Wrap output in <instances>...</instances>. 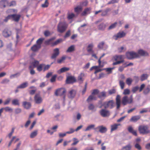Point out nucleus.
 Here are the masks:
<instances>
[{
	"instance_id": "obj_1",
	"label": "nucleus",
	"mask_w": 150,
	"mask_h": 150,
	"mask_svg": "<svg viewBox=\"0 0 150 150\" xmlns=\"http://www.w3.org/2000/svg\"><path fill=\"white\" fill-rule=\"evenodd\" d=\"M138 130L140 134H146L150 133L149 127L147 125H142L139 126Z\"/></svg>"
},
{
	"instance_id": "obj_2",
	"label": "nucleus",
	"mask_w": 150,
	"mask_h": 150,
	"mask_svg": "<svg viewBox=\"0 0 150 150\" xmlns=\"http://www.w3.org/2000/svg\"><path fill=\"white\" fill-rule=\"evenodd\" d=\"M67 27V25L65 22H60L58 25V30L60 33H62L65 31Z\"/></svg>"
},
{
	"instance_id": "obj_3",
	"label": "nucleus",
	"mask_w": 150,
	"mask_h": 150,
	"mask_svg": "<svg viewBox=\"0 0 150 150\" xmlns=\"http://www.w3.org/2000/svg\"><path fill=\"white\" fill-rule=\"evenodd\" d=\"M133 101L132 96H130V98H128L127 96H125L122 98V103L124 106L127 105V104L131 103Z\"/></svg>"
},
{
	"instance_id": "obj_4",
	"label": "nucleus",
	"mask_w": 150,
	"mask_h": 150,
	"mask_svg": "<svg viewBox=\"0 0 150 150\" xmlns=\"http://www.w3.org/2000/svg\"><path fill=\"white\" fill-rule=\"evenodd\" d=\"M126 55L127 58L130 59L139 57L138 53L133 51L127 52Z\"/></svg>"
},
{
	"instance_id": "obj_5",
	"label": "nucleus",
	"mask_w": 150,
	"mask_h": 150,
	"mask_svg": "<svg viewBox=\"0 0 150 150\" xmlns=\"http://www.w3.org/2000/svg\"><path fill=\"white\" fill-rule=\"evenodd\" d=\"M103 105L105 108H109L112 109L114 106V102L113 100L106 101L103 103Z\"/></svg>"
},
{
	"instance_id": "obj_6",
	"label": "nucleus",
	"mask_w": 150,
	"mask_h": 150,
	"mask_svg": "<svg viewBox=\"0 0 150 150\" xmlns=\"http://www.w3.org/2000/svg\"><path fill=\"white\" fill-rule=\"evenodd\" d=\"M100 115L103 117H108L110 115L109 110L105 109H102L99 111Z\"/></svg>"
},
{
	"instance_id": "obj_7",
	"label": "nucleus",
	"mask_w": 150,
	"mask_h": 150,
	"mask_svg": "<svg viewBox=\"0 0 150 150\" xmlns=\"http://www.w3.org/2000/svg\"><path fill=\"white\" fill-rule=\"evenodd\" d=\"M98 93V90H94L92 93V95L90 96L87 99L88 102L91 101L92 100H96L97 98L95 95Z\"/></svg>"
},
{
	"instance_id": "obj_8",
	"label": "nucleus",
	"mask_w": 150,
	"mask_h": 150,
	"mask_svg": "<svg viewBox=\"0 0 150 150\" xmlns=\"http://www.w3.org/2000/svg\"><path fill=\"white\" fill-rule=\"evenodd\" d=\"M34 100L36 103L40 104L42 103L43 99L39 94H36L34 97Z\"/></svg>"
},
{
	"instance_id": "obj_9",
	"label": "nucleus",
	"mask_w": 150,
	"mask_h": 150,
	"mask_svg": "<svg viewBox=\"0 0 150 150\" xmlns=\"http://www.w3.org/2000/svg\"><path fill=\"white\" fill-rule=\"evenodd\" d=\"M66 92V90L63 88H59L57 89L55 92V95L56 96L64 95Z\"/></svg>"
},
{
	"instance_id": "obj_10",
	"label": "nucleus",
	"mask_w": 150,
	"mask_h": 150,
	"mask_svg": "<svg viewBox=\"0 0 150 150\" xmlns=\"http://www.w3.org/2000/svg\"><path fill=\"white\" fill-rule=\"evenodd\" d=\"M126 35V33L123 31H120L113 36V38L115 40L119 38L124 37Z\"/></svg>"
},
{
	"instance_id": "obj_11",
	"label": "nucleus",
	"mask_w": 150,
	"mask_h": 150,
	"mask_svg": "<svg viewBox=\"0 0 150 150\" xmlns=\"http://www.w3.org/2000/svg\"><path fill=\"white\" fill-rule=\"evenodd\" d=\"M84 76L85 74L83 73H81L79 75L77 78V81L79 83L81 84L83 82L84 79Z\"/></svg>"
},
{
	"instance_id": "obj_12",
	"label": "nucleus",
	"mask_w": 150,
	"mask_h": 150,
	"mask_svg": "<svg viewBox=\"0 0 150 150\" xmlns=\"http://www.w3.org/2000/svg\"><path fill=\"white\" fill-rule=\"evenodd\" d=\"M76 81L75 78L73 76H69L67 78L66 83H74Z\"/></svg>"
},
{
	"instance_id": "obj_13",
	"label": "nucleus",
	"mask_w": 150,
	"mask_h": 150,
	"mask_svg": "<svg viewBox=\"0 0 150 150\" xmlns=\"http://www.w3.org/2000/svg\"><path fill=\"white\" fill-rule=\"evenodd\" d=\"M53 52V53L51 57L52 59H55L59 53V49L57 48L54 49Z\"/></svg>"
},
{
	"instance_id": "obj_14",
	"label": "nucleus",
	"mask_w": 150,
	"mask_h": 150,
	"mask_svg": "<svg viewBox=\"0 0 150 150\" xmlns=\"http://www.w3.org/2000/svg\"><path fill=\"white\" fill-rule=\"evenodd\" d=\"M8 0H2L0 1V7L3 8L8 6Z\"/></svg>"
},
{
	"instance_id": "obj_15",
	"label": "nucleus",
	"mask_w": 150,
	"mask_h": 150,
	"mask_svg": "<svg viewBox=\"0 0 150 150\" xmlns=\"http://www.w3.org/2000/svg\"><path fill=\"white\" fill-rule=\"evenodd\" d=\"M116 103L117 105V108H119L121 105L120 96L119 95H117L116 98Z\"/></svg>"
},
{
	"instance_id": "obj_16",
	"label": "nucleus",
	"mask_w": 150,
	"mask_h": 150,
	"mask_svg": "<svg viewBox=\"0 0 150 150\" xmlns=\"http://www.w3.org/2000/svg\"><path fill=\"white\" fill-rule=\"evenodd\" d=\"M9 17H11V18L13 19L16 21H18L21 17L20 15L13 14L8 15Z\"/></svg>"
},
{
	"instance_id": "obj_17",
	"label": "nucleus",
	"mask_w": 150,
	"mask_h": 150,
	"mask_svg": "<svg viewBox=\"0 0 150 150\" xmlns=\"http://www.w3.org/2000/svg\"><path fill=\"white\" fill-rule=\"evenodd\" d=\"M96 129H99V131L101 133H105L107 131V128L103 126H100L97 127Z\"/></svg>"
},
{
	"instance_id": "obj_18",
	"label": "nucleus",
	"mask_w": 150,
	"mask_h": 150,
	"mask_svg": "<svg viewBox=\"0 0 150 150\" xmlns=\"http://www.w3.org/2000/svg\"><path fill=\"white\" fill-rule=\"evenodd\" d=\"M22 105L23 107L26 109H29L31 107V103L30 102L26 101L23 102L22 103Z\"/></svg>"
},
{
	"instance_id": "obj_19",
	"label": "nucleus",
	"mask_w": 150,
	"mask_h": 150,
	"mask_svg": "<svg viewBox=\"0 0 150 150\" xmlns=\"http://www.w3.org/2000/svg\"><path fill=\"white\" fill-rule=\"evenodd\" d=\"M76 94V91L74 90H72L69 92L68 94V97L71 98H73L75 96Z\"/></svg>"
},
{
	"instance_id": "obj_20",
	"label": "nucleus",
	"mask_w": 150,
	"mask_h": 150,
	"mask_svg": "<svg viewBox=\"0 0 150 150\" xmlns=\"http://www.w3.org/2000/svg\"><path fill=\"white\" fill-rule=\"evenodd\" d=\"M39 64V62L35 60H33V61L31 64V65L29 66V69L34 68L37 67Z\"/></svg>"
},
{
	"instance_id": "obj_21",
	"label": "nucleus",
	"mask_w": 150,
	"mask_h": 150,
	"mask_svg": "<svg viewBox=\"0 0 150 150\" xmlns=\"http://www.w3.org/2000/svg\"><path fill=\"white\" fill-rule=\"evenodd\" d=\"M128 131L133 135L137 136V135L136 130H134L133 128L131 126H129L128 128Z\"/></svg>"
},
{
	"instance_id": "obj_22",
	"label": "nucleus",
	"mask_w": 150,
	"mask_h": 150,
	"mask_svg": "<svg viewBox=\"0 0 150 150\" xmlns=\"http://www.w3.org/2000/svg\"><path fill=\"white\" fill-rule=\"evenodd\" d=\"M141 117L140 115H136L132 117L130 120V121L133 122H136L139 120Z\"/></svg>"
},
{
	"instance_id": "obj_23",
	"label": "nucleus",
	"mask_w": 150,
	"mask_h": 150,
	"mask_svg": "<svg viewBox=\"0 0 150 150\" xmlns=\"http://www.w3.org/2000/svg\"><path fill=\"white\" fill-rule=\"evenodd\" d=\"M107 97L106 93L105 92L103 91L100 93L98 95V97L101 99H104Z\"/></svg>"
},
{
	"instance_id": "obj_24",
	"label": "nucleus",
	"mask_w": 150,
	"mask_h": 150,
	"mask_svg": "<svg viewBox=\"0 0 150 150\" xmlns=\"http://www.w3.org/2000/svg\"><path fill=\"white\" fill-rule=\"evenodd\" d=\"M69 69L68 68L66 67H63L61 68L59 70L57 71V73L59 74H60L64 72H65L68 71Z\"/></svg>"
},
{
	"instance_id": "obj_25",
	"label": "nucleus",
	"mask_w": 150,
	"mask_h": 150,
	"mask_svg": "<svg viewBox=\"0 0 150 150\" xmlns=\"http://www.w3.org/2000/svg\"><path fill=\"white\" fill-rule=\"evenodd\" d=\"M3 35L5 37H8L11 35V33L7 29H5L3 32Z\"/></svg>"
},
{
	"instance_id": "obj_26",
	"label": "nucleus",
	"mask_w": 150,
	"mask_h": 150,
	"mask_svg": "<svg viewBox=\"0 0 150 150\" xmlns=\"http://www.w3.org/2000/svg\"><path fill=\"white\" fill-rule=\"evenodd\" d=\"M138 54L143 56H147L148 55V53L143 50H139L138 51Z\"/></svg>"
},
{
	"instance_id": "obj_27",
	"label": "nucleus",
	"mask_w": 150,
	"mask_h": 150,
	"mask_svg": "<svg viewBox=\"0 0 150 150\" xmlns=\"http://www.w3.org/2000/svg\"><path fill=\"white\" fill-rule=\"evenodd\" d=\"M91 8H87L85 9L84 11L82 13L81 15L83 16H85L90 13Z\"/></svg>"
},
{
	"instance_id": "obj_28",
	"label": "nucleus",
	"mask_w": 150,
	"mask_h": 150,
	"mask_svg": "<svg viewBox=\"0 0 150 150\" xmlns=\"http://www.w3.org/2000/svg\"><path fill=\"white\" fill-rule=\"evenodd\" d=\"M28 85V83L25 82L23 83L17 87V88H23L27 87Z\"/></svg>"
},
{
	"instance_id": "obj_29",
	"label": "nucleus",
	"mask_w": 150,
	"mask_h": 150,
	"mask_svg": "<svg viewBox=\"0 0 150 150\" xmlns=\"http://www.w3.org/2000/svg\"><path fill=\"white\" fill-rule=\"evenodd\" d=\"M75 50V46L74 45H72L69 47L66 51L67 52H74Z\"/></svg>"
},
{
	"instance_id": "obj_30",
	"label": "nucleus",
	"mask_w": 150,
	"mask_h": 150,
	"mask_svg": "<svg viewBox=\"0 0 150 150\" xmlns=\"http://www.w3.org/2000/svg\"><path fill=\"white\" fill-rule=\"evenodd\" d=\"M123 56L122 55H115L113 57V59L115 61H120L122 60L123 58Z\"/></svg>"
},
{
	"instance_id": "obj_31",
	"label": "nucleus",
	"mask_w": 150,
	"mask_h": 150,
	"mask_svg": "<svg viewBox=\"0 0 150 150\" xmlns=\"http://www.w3.org/2000/svg\"><path fill=\"white\" fill-rule=\"evenodd\" d=\"M150 91V86L148 85L144 90L143 93L144 94L146 95L149 93Z\"/></svg>"
},
{
	"instance_id": "obj_32",
	"label": "nucleus",
	"mask_w": 150,
	"mask_h": 150,
	"mask_svg": "<svg viewBox=\"0 0 150 150\" xmlns=\"http://www.w3.org/2000/svg\"><path fill=\"white\" fill-rule=\"evenodd\" d=\"M40 46L38 45H35L31 47V50L33 51H36L40 48Z\"/></svg>"
},
{
	"instance_id": "obj_33",
	"label": "nucleus",
	"mask_w": 150,
	"mask_h": 150,
	"mask_svg": "<svg viewBox=\"0 0 150 150\" xmlns=\"http://www.w3.org/2000/svg\"><path fill=\"white\" fill-rule=\"evenodd\" d=\"M93 44L91 43L89 44L87 47V50L88 52H93V51L92 50V49L93 47Z\"/></svg>"
},
{
	"instance_id": "obj_34",
	"label": "nucleus",
	"mask_w": 150,
	"mask_h": 150,
	"mask_svg": "<svg viewBox=\"0 0 150 150\" xmlns=\"http://www.w3.org/2000/svg\"><path fill=\"white\" fill-rule=\"evenodd\" d=\"M99 30H104L105 28V25L103 23H102L98 26Z\"/></svg>"
},
{
	"instance_id": "obj_35",
	"label": "nucleus",
	"mask_w": 150,
	"mask_h": 150,
	"mask_svg": "<svg viewBox=\"0 0 150 150\" xmlns=\"http://www.w3.org/2000/svg\"><path fill=\"white\" fill-rule=\"evenodd\" d=\"M12 103L13 105H14L19 106L20 105L19 100L17 99H15L12 100Z\"/></svg>"
},
{
	"instance_id": "obj_36",
	"label": "nucleus",
	"mask_w": 150,
	"mask_h": 150,
	"mask_svg": "<svg viewBox=\"0 0 150 150\" xmlns=\"http://www.w3.org/2000/svg\"><path fill=\"white\" fill-rule=\"evenodd\" d=\"M95 125L94 124L91 125H88L86 129L84 130L85 131H90L92 129H94Z\"/></svg>"
},
{
	"instance_id": "obj_37",
	"label": "nucleus",
	"mask_w": 150,
	"mask_h": 150,
	"mask_svg": "<svg viewBox=\"0 0 150 150\" xmlns=\"http://www.w3.org/2000/svg\"><path fill=\"white\" fill-rule=\"evenodd\" d=\"M38 134V131L37 130L34 131L30 134V137L31 138H33L35 137Z\"/></svg>"
},
{
	"instance_id": "obj_38",
	"label": "nucleus",
	"mask_w": 150,
	"mask_h": 150,
	"mask_svg": "<svg viewBox=\"0 0 150 150\" xmlns=\"http://www.w3.org/2000/svg\"><path fill=\"white\" fill-rule=\"evenodd\" d=\"M126 50V48L125 46H121L118 48V51L119 52L121 53L125 51Z\"/></svg>"
},
{
	"instance_id": "obj_39",
	"label": "nucleus",
	"mask_w": 150,
	"mask_h": 150,
	"mask_svg": "<svg viewBox=\"0 0 150 150\" xmlns=\"http://www.w3.org/2000/svg\"><path fill=\"white\" fill-rule=\"evenodd\" d=\"M133 81V80L132 78H128L126 79V83L128 86H130L131 84Z\"/></svg>"
},
{
	"instance_id": "obj_40",
	"label": "nucleus",
	"mask_w": 150,
	"mask_h": 150,
	"mask_svg": "<svg viewBox=\"0 0 150 150\" xmlns=\"http://www.w3.org/2000/svg\"><path fill=\"white\" fill-rule=\"evenodd\" d=\"M44 40V38H40L38 39L36 43L37 45L40 46L41 47V45L42 44L43 41Z\"/></svg>"
},
{
	"instance_id": "obj_41",
	"label": "nucleus",
	"mask_w": 150,
	"mask_h": 150,
	"mask_svg": "<svg viewBox=\"0 0 150 150\" xmlns=\"http://www.w3.org/2000/svg\"><path fill=\"white\" fill-rule=\"evenodd\" d=\"M44 66V64H41L37 67V70L39 71H40L42 70Z\"/></svg>"
},
{
	"instance_id": "obj_42",
	"label": "nucleus",
	"mask_w": 150,
	"mask_h": 150,
	"mask_svg": "<svg viewBox=\"0 0 150 150\" xmlns=\"http://www.w3.org/2000/svg\"><path fill=\"white\" fill-rule=\"evenodd\" d=\"M75 16V14L73 13H69L67 14V18L69 19H71Z\"/></svg>"
},
{
	"instance_id": "obj_43",
	"label": "nucleus",
	"mask_w": 150,
	"mask_h": 150,
	"mask_svg": "<svg viewBox=\"0 0 150 150\" xmlns=\"http://www.w3.org/2000/svg\"><path fill=\"white\" fill-rule=\"evenodd\" d=\"M119 83L121 88L122 89H123L124 87V86L125 85V83L124 81L121 80H119Z\"/></svg>"
},
{
	"instance_id": "obj_44",
	"label": "nucleus",
	"mask_w": 150,
	"mask_h": 150,
	"mask_svg": "<svg viewBox=\"0 0 150 150\" xmlns=\"http://www.w3.org/2000/svg\"><path fill=\"white\" fill-rule=\"evenodd\" d=\"M132 147V145L129 144L123 147L122 148V149H125V150H130Z\"/></svg>"
},
{
	"instance_id": "obj_45",
	"label": "nucleus",
	"mask_w": 150,
	"mask_h": 150,
	"mask_svg": "<svg viewBox=\"0 0 150 150\" xmlns=\"http://www.w3.org/2000/svg\"><path fill=\"white\" fill-rule=\"evenodd\" d=\"M111 132L115 130L117 128V124H114L113 125H111Z\"/></svg>"
},
{
	"instance_id": "obj_46",
	"label": "nucleus",
	"mask_w": 150,
	"mask_h": 150,
	"mask_svg": "<svg viewBox=\"0 0 150 150\" xmlns=\"http://www.w3.org/2000/svg\"><path fill=\"white\" fill-rule=\"evenodd\" d=\"M82 10V7L80 6H78L75 8L74 9L75 11L77 13H79Z\"/></svg>"
},
{
	"instance_id": "obj_47",
	"label": "nucleus",
	"mask_w": 150,
	"mask_h": 150,
	"mask_svg": "<svg viewBox=\"0 0 150 150\" xmlns=\"http://www.w3.org/2000/svg\"><path fill=\"white\" fill-rule=\"evenodd\" d=\"M66 58V56H63L60 59H57V63L59 64L62 63L65 60Z\"/></svg>"
},
{
	"instance_id": "obj_48",
	"label": "nucleus",
	"mask_w": 150,
	"mask_h": 150,
	"mask_svg": "<svg viewBox=\"0 0 150 150\" xmlns=\"http://www.w3.org/2000/svg\"><path fill=\"white\" fill-rule=\"evenodd\" d=\"M148 75L147 74H144L142 75L141 77V80L142 81H144L147 79Z\"/></svg>"
},
{
	"instance_id": "obj_49",
	"label": "nucleus",
	"mask_w": 150,
	"mask_h": 150,
	"mask_svg": "<svg viewBox=\"0 0 150 150\" xmlns=\"http://www.w3.org/2000/svg\"><path fill=\"white\" fill-rule=\"evenodd\" d=\"M73 140L74 142L71 144V146H74L76 145L79 142V140L75 138H73Z\"/></svg>"
},
{
	"instance_id": "obj_50",
	"label": "nucleus",
	"mask_w": 150,
	"mask_h": 150,
	"mask_svg": "<svg viewBox=\"0 0 150 150\" xmlns=\"http://www.w3.org/2000/svg\"><path fill=\"white\" fill-rule=\"evenodd\" d=\"M114 69V68H109L103 69V70H105L106 71L108 72V74H109L112 72V71Z\"/></svg>"
},
{
	"instance_id": "obj_51",
	"label": "nucleus",
	"mask_w": 150,
	"mask_h": 150,
	"mask_svg": "<svg viewBox=\"0 0 150 150\" xmlns=\"http://www.w3.org/2000/svg\"><path fill=\"white\" fill-rule=\"evenodd\" d=\"M4 109L6 112H12L13 111V109L9 107H6L4 108Z\"/></svg>"
},
{
	"instance_id": "obj_52",
	"label": "nucleus",
	"mask_w": 150,
	"mask_h": 150,
	"mask_svg": "<svg viewBox=\"0 0 150 150\" xmlns=\"http://www.w3.org/2000/svg\"><path fill=\"white\" fill-rule=\"evenodd\" d=\"M149 109L148 108H144L142 109L139 112L140 113L142 114L146 113L148 112Z\"/></svg>"
},
{
	"instance_id": "obj_53",
	"label": "nucleus",
	"mask_w": 150,
	"mask_h": 150,
	"mask_svg": "<svg viewBox=\"0 0 150 150\" xmlns=\"http://www.w3.org/2000/svg\"><path fill=\"white\" fill-rule=\"evenodd\" d=\"M51 65H45L44 64V66L43 67V71H44L46 70H48L50 68Z\"/></svg>"
},
{
	"instance_id": "obj_54",
	"label": "nucleus",
	"mask_w": 150,
	"mask_h": 150,
	"mask_svg": "<svg viewBox=\"0 0 150 150\" xmlns=\"http://www.w3.org/2000/svg\"><path fill=\"white\" fill-rule=\"evenodd\" d=\"M57 76V75L56 74L53 75L50 79L51 82L52 83L55 81Z\"/></svg>"
},
{
	"instance_id": "obj_55",
	"label": "nucleus",
	"mask_w": 150,
	"mask_h": 150,
	"mask_svg": "<svg viewBox=\"0 0 150 150\" xmlns=\"http://www.w3.org/2000/svg\"><path fill=\"white\" fill-rule=\"evenodd\" d=\"M105 55V54H104V53L103 54V55L100 57V58L98 60V63L99 64V66L100 67H103V65H101V61H100V59L102 57H103V56H104Z\"/></svg>"
},
{
	"instance_id": "obj_56",
	"label": "nucleus",
	"mask_w": 150,
	"mask_h": 150,
	"mask_svg": "<svg viewBox=\"0 0 150 150\" xmlns=\"http://www.w3.org/2000/svg\"><path fill=\"white\" fill-rule=\"evenodd\" d=\"M21 109L19 108H16L15 110V112L16 114H18L21 113Z\"/></svg>"
},
{
	"instance_id": "obj_57",
	"label": "nucleus",
	"mask_w": 150,
	"mask_h": 150,
	"mask_svg": "<svg viewBox=\"0 0 150 150\" xmlns=\"http://www.w3.org/2000/svg\"><path fill=\"white\" fill-rule=\"evenodd\" d=\"M62 40L61 39H59L56 40L54 43V44L55 45H57L59 43L62 42Z\"/></svg>"
},
{
	"instance_id": "obj_58",
	"label": "nucleus",
	"mask_w": 150,
	"mask_h": 150,
	"mask_svg": "<svg viewBox=\"0 0 150 150\" xmlns=\"http://www.w3.org/2000/svg\"><path fill=\"white\" fill-rule=\"evenodd\" d=\"M125 64H124L122 66L119 67L118 69V71L120 72H122L124 70V68L126 67H125Z\"/></svg>"
},
{
	"instance_id": "obj_59",
	"label": "nucleus",
	"mask_w": 150,
	"mask_h": 150,
	"mask_svg": "<svg viewBox=\"0 0 150 150\" xmlns=\"http://www.w3.org/2000/svg\"><path fill=\"white\" fill-rule=\"evenodd\" d=\"M119 0H111L107 3V4H113L117 3L118 2Z\"/></svg>"
},
{
	"instance_id": "obj_60",
	"label": "nucleus",
	"mask_w": 150,
	"mask_h": 150,
	"mask_svg": "<svg viewBox=\"0 0 150 150\" xmlns=\"http://www.w3.org/2000/svg\"><path fill=\"white\" fill-rule=\"evenodd\" d=\"M115 92L116 91L114 89H110L108 91V92L110 95H111L112 94H114L115 93Z\"/></svg>"
},
{
	"instance_id": "obj_61",
	"label": "nucleus",
	"mask_w": 150,
	"mask_h": 150,
	"mask_svg": "<svg viewBox=\"0 0 150 150\" xmlns=\"http://www.w3.org/2000/svg\"><path fill=\"white\" fill-rule=\"evenodd\" d=\"M75 131V130H74L73 129L70 128L69 129V131L66 132V133L70 134L74 133Z\"/></svg>"
},
{
	"instance_id": "obj_62",
	"label": "nucleus",
	"mask_w": 150,
	"mask_h": 150,
	"mask_svg": "<svg viewBox=\"0 0 150 150\" xmlns=\"http://www.w3.org/2000/svg\"><path fill=\"white\" fill-rule=\"evenodd\" d=\"M88 108L90 110H96V109H95V106L94 105L92 104H90L88 106Z\"/></svg>"
},
{
	"instance_id": "obj_63",
	"label": "nucleus",
	"mask_w": 150,
	"mask_h": 150,
	"mask_svg": "<svg viewBox=\"0 0 150 150\" xmlns=\"http://www.w3.org/2000/svg\"><path fill=\"white\" fill-rule=\"evenodd\" d=\"M130 91L128 89H126L124 90L123 94L124 95L129 94L130 93Z\"/></svg>"
},
{
	"instance_id": "obj_64",
	"label": "nucleus",
	"mask_w": 150,
	"mask_h": 150,
	"mask_svg": "<svg viewBox=\"0 0 150 150\" xmlns=\"http://www.w3.org/2000/svg\"><path fill=\"white\" fill-rule=\"evenodd\" d=\"M139 88V87L138 86H135L132 88V91L133 92V93H135V92L138 90Z\"/></svg>"
}]
</instances>
